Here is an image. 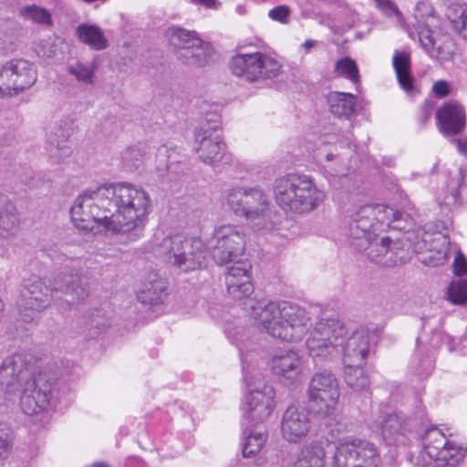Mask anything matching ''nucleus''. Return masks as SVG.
<instances>
[{
    "label": "nucleus",
    "instance_id": "obj_1",
    "mask_svg": "<svg viewBox=\"0 0 467 467\" xmlns=\"http://www.w3.org/2000/svg\"><path fill=\"white\" fill-rule=\"evenodd\" d=\"M149 193L128 182L103 184L79 194L70 208L76 228L85 233L100 229L112 234H130L135 241L143 235L150 213Z\"/></svg>",
    "mask_w": 467,
    "mask_h": 467
},
{
    "label": "nucleus",
    "instance_id": "obj_2",
    "mask_svg": "<svg viewBox=\"0 0 467 467\" xmlns=\"http://www.w3.org/2000/svg\"><path fill=\"white\" fill-rule=\"evenodd\" d=\"M404 216L400 211L384 204H365L348 211L344 233L351 246L365 253L377 265L392 266L396 264L390 250L391 240L381 234Z\"/></svg>",
    "mask_w": 467,
    "mask_h": 467
},
{
    "label": "nucleus",
    "instance_id": "obj_3",
    "mask_svg": "<svg viewBox=\"0 0 467 467\" xmlns=\"http://www.w3.org/2000/svg\"><path fill=\"white\" fill-rule=\"evenodd\" d=\"M256 326L271 337L287 342L303 339L310 326L306 310L289 301H271L252 306Z\"/></svg>",
    "mask_w": 467,
    "mask_h": 467
},
{
    "label": "nucleus",
    "instance_id": "obj_4",
    "mask_svg": "<svg viewBox=\"0 0 467 467\" xmlns=\"http://www.w3.org/2000/svg\"><path fill=\"white\" fill-rule=\"evenodd\" d=\"M226 334L232 343L238 348L243 363L244 379L247 388V393L243 402L244 416L248 424L262 423L269 418L275 409V389L265 383L262 372L246 364V356L243 347L245 337L244 329L234 327L231 331L227 328Z\"/></svg>",
    "mask_w": 467,
    "mask_h": 467
},
{
    "label": "nucleus",
    "instance_id": "obj_5",
    "mask_svg": "<svg viewBox=\"0 0 467 467\" xmlns=\"http://www.w3.org/2000/svg\"><path fill=\"white\" fill-rule=\"evenodd\" d=\"M410 26L412 36H418L419 41L430 57L449 61L455 52V43L448 33L447 26L441 17L435 15L434 8L428 1L417 3L412 20L405 21Z\"/></svg>",
    "mask_w": 467,
    "mask_h": 467
},
{
    "label": "nucleus",
    "instance_id": "obj_6",
    "mask_svg": "<svg viewBox=\"0 0 467 467\" xmlns=\"http://www.w3.org/2000/svg\"><path fill=\"white\" fill-rule=\"evenodd\" d=\"M276 204L285 213L305 214L316 210L326 198L307 175L288 173L277 178L273 185Z\"/></svg>",
    "mask_w": 467,
    "mask_h": 467
},
{
    "label": "nucleus",
    "instance_id": "obj_7",
    "mask_svg": "<svg viewBox=\"0 0 467 467\" xmlns=\"http://www.w3.org/2000/svg\"><path fill=\"white\" fill-rule=\"evenodd\" d=\"M225 205L236 216L244 218L254 231L274 228V211L261 188L232 187L226 192Z\"/></svg>",
    "mask_w": 467,
    "mask_h": 467
},
{
    "label": "nucleus",
    "instance_id": "obj_8",
    "mask_svg": "<svg viewBox=\"0 0 467 467\" xmlns=\"http://www.w3.org/2000/svg\"><path fill=\"white\" fill-rule=\"evenodd\" d=\"M152 253L184 273L200 269L206 258V249L200 238L180 234L163 237L153 245Z\"/></svg>",
    "mask_w": 467,
    "mask_h": 467
},
{
    "label": "nucleus",
    "instance_id": "obj_9",
    "mask_svg": "<svg viewBox=\"0 0 467 467\" xmlns=\"http://www.w3.org/2000/svg\"><path fill=\"white\" fill-rule=\"evenodd\" d=\"M344 333L345 323L337 317H322L316 323L306 340L308 355L316 364L340 357Z\"/></svg>",
    "mask_w": 467,
    "mask_h": 467
},
{
    "label": "nucleus",
    "instance_id": "obj_10",
    "mask_svg": "<svg viewBox=\"0 0 467 467\" xmlns=\"http://www.w3.org/2000/svg\"><path fill=\"white\" fill-rule=\"evenodd\" d=\"M232 73L249 82L273 79L282 71L281 63L272 55L255 51L240 53L229 62Z\"/></svg>",
    "mask_w": 467,
    "mask_h": 467
},
{
    "label": "nucleus",
    "instance_id": "obj_11",
    "mask_svg": "<svg viewBox=\"0 0 467 467\" xmlns=\"http://www.w3.org/2000/svg\"><path fill=\"white\" fill-rule=\"evenodd\" d=\"M379 462L378 449L369 441L348 436L336 442L333 467H377Z\"/></svg>",
    "mask_w": 467,
    "mask_h": 467
},
{
    "label": "nucleus",
    "instance_id": "obj_12",
    "mask_svg": "<svg viewBox=\"0 0 467 467\" xmlns=\"http://www.w3.org/2000/svg\"><path fill=\"white\" fill-rule=\"evenodd\" d=\"M307 395L315 413L322 418L332 415L340 397L337 379L327 370L316 373L309 382Z\"/></svg>",
    "mask_w": 467,
    "mask_h": 467
},
{
    "label": "nucleus",
    "instance_id": "obj_13",
    "mask_svg": "<svg viewBox=\"0 0 467 467\" xmlns=\"http://www.w3.org/2000/svg\"><path fill=\"white\" fill-rule=\"evenodd\" d=\"M422 443L425 453L439 467H456L467 455V447L449 440L438 428L427 430Z\"/></svg>",
    "mask_w": 467,
    "mask_h": 467
},
{
    "label": "nucleus",
    "instance_id": "obj_14",
    "mask_svg": "<svg viewBox=\"0 0 467 467\" xmlns=\"http://www.w3.org/2000/svg\"><path fill=\"white\" fill-rule=\"evenodd\" d=\"M219 119L217 114H213L194 132L193 150L202 162L211 165L221 162L225 156L226 146L219 130Z\"/></svg>",
    "mask_w": 467,
    "mask_h": 467
},
{
    "label": "nucleus",
    "instance_id": "obj_15",
    "mask_svg": "<svg viewBox=\"0 0 467 467\" xmlns=\"http://www.w3.org/2000/svg\"><path fill=\"white\" fill-rule=\"evenodd\" d=\"M22 391L20 407L26 415H37L47 410L57 399V381L47 373H38Z\"/></svg>",
    "mask_w": 467,
    "mask_h": 467
},
{
    "label": "nucleus",
    "instance_id": "obj_16",
    "mask_svg": "<svg viewBox=\"0 0 467 467\" xmlns=\"http://www.w3.org/2000/svg\"><path fill=\"white\" fill-rule=\"evenodd\" d=\"M212 255L218 265L244 262L241 257L244 252V234L240 227L232 224H223L216 227L213 232Z\"/></svg>",
    "mask_w": 467,
    "mask_h": 467
},
{
    "label": "nucleus",
    "instance_id": "obj_17",
    "mask_svg": "<svg viewBox=\"0 0 467 467\" xmlns=\"http://www.w3.org/2000/svg\"><path fill=\"white\" fill-rule=\"evenodd\" d=\"M51 292H60L70 296V301L61 300L57 306L61 311L71 308L72 305L85 300L88 296V287L82 282V275L79 269L66 265L55 274L49 281Z\"/></svg>",
    "mask_w": 467,
    "mask_h": 467
},
{
    "label": "nucleus",
    "instance_id": "obj_18",
    "mask_svg": "<svg viewBox=\"0 0 467 467\" xmlns=\"http://www.w3.org/2000/svg\"><path fill=\"white\" fill-rule=\"evenodd\" d=\"M36 377L32 370L31 357L26 354L18 353L7 357L0 368V386L9 393L19 390Z\"/></svg>",
    "mask_w": 467,
    "mask_h": 467
},
{
    "label": "nucleus",
    "instance_id": "obj_19",
    "mask_svg": "<svg viewBox=\"0 0 467 467\" xmlns=\"http://www.w3.org/2000/svg\"><path fill=\"white\" fill-rule=\"evenodd\" d=\"M281 434L289 443H299L306 438L311 431L308 412L300 406H289L281 419Z\"/></svg>",
    "mask_w": 467,
    "mask_h": 467
},
{
    "label": "nucleus",
    "instance_id": "obj_20",
    "mask_svg": "<svg viewBox=\"0 0 467 467\" xmlns=\"http://www.w3.org/2000/svg\"><path fill=\"white\" fill-rule=\"evenodd\" d=\"M70 135V128L65 120L56 122L49 127L46 139V150L52 164L63 163L72 155Z\"/></svg>",
    "mask_w": 467,
    "mask_h": 467
},
{
    "label": "nucleus",
    "instance_id": "obj_21",
    "mask_svg": "<svg viewBox=\"0 0 467 467\" xmlns=\"http://www.w3.org/2000/svg\"><path fill=\"white\" fill-rule=\"evenodd\" d=\"M437 128L444 137L462 133L466 126L464 107L457 100L444 102L436 112Z\"/></svg>",
    "mask_w": 467,
    "mask_h": 467
},
{
    "label": "nucleus",
    "instance_id": "obj_22",
    "mask_svg": "<svg viewBox=\"0 0 467 467\" xmlns=\"http://www.w3.org/2000/svg\"><path fill=\"white\" fill-rule=\"evenodd\" d=\"M340 348V356H342L344 364H364L369 350L368 332L360 328L354 330L349 335V329L345 325Z\"/></svg>",
    "mask_w": 467,
    "mask_h": 467
},
{
    "label": "nucleus",
    "instance_id": "obj_23",
    "mask_svg": "<svg viewBox=\"0 0 467 467\" xmlns=\"http://www.w3.org/2000/svg\"><path fill=\"white\" fill-rule=\"evenodd\" d=\"M252 265L249 262H237L227 270L225 284L228 294L236 300L248 297L254 292L250 272Z\"/></svg>",
    "mask_w": 467,
    "mask_h": 467
},
{
    "label": "nucleus",
    "instance_id": "obj_24",
    "mask_svg": "<svg viewBox=\"0 0 467 467\" xmlns=\"http://www.w3.org/2000/svg\"><path fill=\"white\" fill-rule=\"evenodd\" d=\"M270 368L282 381L296 380L302 371V359L292 349L278 350L271 358Z\"/></svg>",
    "mask_w": 467,
    "mask_h": 467
},
{
    "label": "nucleus",
    "instance_id": "obj_25",
    "mask_svg": "<svg viewBox=\"0 0 467 467\" xmlns=\"http://www.w3.org/2000/svg\"><path fill=\"white\" fill-rule=\"evenodd\" d=\"M167 297V282L157 272L148 273L142 288L138 293V299L143 305L158 306Z\"/></svg>",
    "mask_w": 467,
    "mask_h": 467
},
{
    "label": "nucleus",
    "instance_id": "obj_26",
    "mask_svg": "<svg viewBox=\"0 0 467 467\" xmlns=\"http://www.w3.org/2000/svg\"><path fill=\"white\" fill-rule=\"evenodd\" d=\"M51 293V291L37 290L31 294L21 295L18 303L21 319L26 323L33 321L39 313L49 306Z\"/></svg>",
    "mask_w": 467,
    "mask_h": 467
},
{
    "label": "nucleus",
    "instance_id": "obj_27",
    "mask_svg": "<svg viewBox=\"0 0 467 467\" xmlns=\"http://www.w3.org/2000/svg\"><path fill=\"white\" fill-rule=\"evenodd\" d=\"M20 220L15 204L0 192V237L9 238L18 232Z\"/></svg>",
    "mask_w": 467,
    "mask_h": 467
},
{
    "label": "nucleus",
    "instance_id": "obj_28",
    "mask_svg": "<svg viewBox=\"0 0 467 467\" xmlns=\"http://www.w3.org/2000/svg\"><path fill=\"white\" fill-rule=\"evenodd\" d=\"M177 58L184 65L192 67H202L207 65L213 55V47L205 41L196 47H187L175 53Z\"/></svg>",
    "mask_w": 467,
    "mask_h": 467
},
{
    "label": "nucleus",
    "instance_id": "obj_29",
    "mask_svg": "<svg viewBox=\"0 0 467 467\" xmlns=\"http://www.w3.org/2000/svg\"><path fill=\"white\" fill-rule=\"evenodd\" d=\"M13 84L15 87V94L32 87L37 78L36 69L35 66L26 59L11 60Z\"/></svg>",
    "mask_w": 467,
    "mask_h": 467
},
{
    "label": "nucleus",
    "instance_id": "obj_30",
    "mask_svg": "<svg viewBox=\"0 0 467 467\" xmlns=\"http://www.w3.org/2000/svg\"><path fill=\"white\" fill-rule=\"evenodd\" d=\"M393 67L400 88L409 95L416 93L414 79L410 73V57L406 51H396L392 59Z\"/></svg>",
    "mask_w": 467,
    "mask_h": 467
},
{
    "label": "nucleus",
    "instance_id": "obj_31",
    "mask_svg": "<svg viewBox=\"0 0 467 467\" xmlns=\"http://www.w3.org/2000/svg\"><path fill=\"white\" fill-rule=\"evenodd\" d=\"M244 431V441L242 443L243 455L251 457L258 453L265 445L268 432L264 425L249 424Z\"/></svg>",
    "mask_w": 467,
    "mask_h": 467
},
{
    "label": "nucleus",
    "instance_id": "obj_32",
    "mask_svg": "<svg viewBox=\"0 0 467 467\" xmlns=\"http://www.w3.org/2000/svg\"><path fill=\"white\" fill-rule=\"evenodd\" d=\"M442 343V335L440 331H435L432 335V338L430 342V348H428L429 354L422 357L421 351L426 348V346H422L420 342V338H417V353L414 359H417V365H415L416 373L419 375L429 374L431 372L434 367L433 351L439 348Z\"/></svg>",
    "mask_w": 467,
    "mask_h": 467
},
{
    "label": "nucleus",
    "instance_id": "obj_33",
    "mask_svg": "<svg viewBox=\"0 0 467 467\" xmlns=\"http://www.w3.org/2000/svg\"><path fill=\"white\" fill-rule=\"evenodd\" d=\"M78 39L94 50H103L108 47V40L103 31L97 25L80 24L76 27Z\"/></svg>",
    "mask_w": 467,
    "mask_h": 467
},
{
    "label": "nucleus",
    "instance_id": "obj_34",
    "mask_svg": "<svg viewBox=\"0 0 467 467\" xmlns=\"http://www.w3.org/2000/svg\"><path fill=\"white\" fill-rule=\"evenodd\" d=\"M327 101L333 115L349 119L354 114L357 98L351 93L334 91L329 93Z\"/></svg>",
    "mask_w": 467,
    "mask_h": 467
},
{
    "label": "nucleus",
    "instance_id": "obj_35",
    "mask_svg": "<svg viewBox=\"0 0 467 467\" xmlns=\"http://www.w3.org/2000/svg\"><path fill=\"white\" fill-rule=\"evenodd\" d=\"M326 452L319 441L305 446L299 453L294 467H324Z\"/></svg>",
    "mask_w": 467,
    "mask_h": 467
},
{
    "label": "nucleus",
    "instance_id": "obj_36",
    "mask_svg": "<svg viewBox=\"0 0 467 467\" xmlns=\"http://www.w3.org/2000/svg\"><path fill=\"white\" fill-rule=\"evenodd\" d=\"M445 16L452 30L467 40V4L451 3L446 6Z\"/></svg>",
    "mask_w": 467,
    "mask_h": 467
},
{
    "label": "nucleus",
    "instance_id": "obj_37",
    "mask_svg": "<svg viewBox=\"0 0 467 467\" xmlns=\"http://www.w3.org/2000/svg\"><path fill=\"white\" fill-rule=\"evenodd\" d=\"M167 36L175 53L189 46L192 47H196V45H201V41H202L197 32L179 26L169 27L167 29Z\"/></svg>",
    "mask_w": 467,
    "mask_h": 467
},
{
    "label": "nucleus",
    "instance_id": "obj_38",
    "mask_svg": "<svg viewBox=\"0 0 467 467\" xmlns=\"http://www.w3.org/2000/svg\"><path fill=\"white\" fill-rule=\"evenodd\" d=\"M344 379L348 386L355 391L363 390L369 385L368 377L362 364H344Z\"/></svg>",
    "mask_w": 467,
    "mask_h": 467
},
{
    "label": "nucleus",
    "instance_id": "obj_39",
    "mask_svg": "<svg viewBox=\"0 0 467 467\" xmlns=\"http://www.w3.org/2000/svg\"><path fill=\"white\" fill-rule=\"evenodd\" d=\"M381 433L389 443L394 442L397 436L405 429V425L397 413L388 414L380 422Z\"/></svg>",
    "mask_w": 467,
    "mask_h": 467
},
{
    "label": "nucleus",
    "instance_id": "obj_40",
    "mask_svg": "<svg viewBox=\"0 0 467 467\" xmlns=\"http://www.w3.org/2000/svg\"><path fill=\"white\" fill-rule=\"evenodd\" d=\"M95 70V62L84 64L78 61L68 65L67 67L68 73L72 75L78 82H82L86 85H91L94 83Z\"/></svg>",
    "mask_w": 467,
    "mask_h": 467
},
{
    "label": "nucleus",
    "instance_id": "obj_41",
    "mask_svg": "<svg viewBox=\"0 0 467 467\" xmlns=\"http://www.w3.org/2000/svg\"><path fill=\"white\" fill-rule=\"evenodd\" d=\"M334 73L337 77H342L353 84L359 82V72L357 63L349 57H345L337 60L335 64Z\"/></svg>",
    "mask_w": 467,
    "mask_h": 467
},
{
    "label": "nucleus",
    "instance_id": "obj_42",
    "mask_svg": "<svg viewBox=\"0 0 467 467\" xmlns=\"http://www.w3.org/2000/svg\"><path fill=\"white\" fill-rule=\"evenodd\" d=\"M376 6L386 16H394L397 19L398 24L407 31L410 36H412V32L410 26H406L405 19L399 10L397 5L391 0H374Z\"/></svg>",
    "mask_w": 467,
    "mask_h": 467
},
{
    "label": "nucleus",
    "instance_id": "obj_43",
    "mask_svg": "<svg viewBox=\"0 0 467 467\" xmlns=\"http://www.w3.org/2000/svg\"><path fill=\"white\" fill-rule=\"evenodd\" d=\"M14 431L9 423L0 420V463L6 460L13 447Z\"/></svg>",
    "mask_w": 467,
    "mask_h": 467
},
{
    "label": "nucleus",
    "instance_id": "obj_44",
    "mask_svg": "<svg viewBox=\"0 0 467 467\" xmlns=\"http://www.w3.org/2000/svg\"><path fill=\"white\" fill-rule=\"evenodd\" d=\"M20 14L28 20L40 25L49 26L52 23L51 16L47 10L36 5H28L21 8Z\"/></svg>",
    "mask_w": 467,
    "mask_h": 467
},
{
    "label": "nucleus",
    "instance_id": "obj_45",
    "mask_svg": "<svg viewBox=\"0 0 467 467\" xmlns=\"http://www.w3.org/2000/svg\"><path fill=\"white\" fill-rule=\"evenodd\" d=\"M147 154V146L144 144H139L129 148L125 151L123 161L130 168L138 169L143 163Z\"/></svg>",
    "mask_w": 467,
    "mask_h": 467
},
{
    "label": "nucleus",
    "instance_id": "obj_46",
    "mask_svg": "<svg viewBox=\"0 0 467 467\" xmlns=\"http://www.w3.org/2000/svg\"><path fill=\"white\" fill-rule=\"evenodd\" d=\"M447 297L453 305H467V280L451 282L448 287Z\"/></svg>",
    "mask_w": 467,
    "mask_h": 467
},
{
    "label": "nucleus",
    "instance_id": "obj_47",
    "mask_svg": "<svg viewBox=\"0 0 467 467\" xmlns=\"http://www.w3.org/2000/svg\"><path fill=\"white\" fill-rule=\"evenodd\" d=\"M12 69L11 60L0 65V96L16 95Z\"/></svg>",
    "mask_w": 467,
    "mask_h": 467
},
{
    "label": "nucleus",
    "instance_id": "obj_48",
    "mask_svg": "<svg viewBox=\"0 0 467 467\" xmlns=\"http://www.w3.org/2000/svg\"><path fill=\"white\" fill-rule=\"evenodd\" d=\"M37 290L50 291V286L45 285L40 277L34 275L24 281L21 295L31 294Z\"/></svg>",
    "mask_w": 467,
    "mask_h": 467
},
{
    "label": "nucleus",
    "instance_id": "obj_49",
    "mask_svg": "<svg viewBox=\"0 0 467 467\" xmlns=\"http://www.w3.org/2000/svg\"><path fill=\"white\" fill-rule=\"evenodd\" d=\"M290 14V8L287 5H278L268 12V16L274 21L287 24L289 22Z\"/></svg>",
    "mask_w": 467,
    "mask_h": 467
},
{
    "label": "nucleus",
    "instance_id": "obj_50",
    "mask_svg": "<svg viewBox=\"0 0 467 467\" xmlns=\"http://www.w3.org/2000/svg\"><path fill=\"white\" fill-rule=\"evenodd\" d=\"M432 91L438 98H445L448 97L451 88L450 84L445 80H438L432 86Z\"/></svg>",
    "mask_w": 467,
    "mask_h": 467
},
{
    "label": "nucleus",
    "instance_id": "obj_51",
    "mask_svg": "<svg viewBox=\"0 0 467 467\" xmlns=\"http://www.w3.org/2000/svg\"><path fill=\"white\" fill-rule=\"evenodd\" d=\"M453 266L455 275L460 276L467 274V260L462 253L455 255Z\"/></svg>",
    "mask_w": 467,
    "mask_h": 467
},
{
    "label": "nucleus",
    "instance_id": "obj_52",
    "mask_svg": "<svg viewBox=\"0 0 467 467\" xmlns=\"http://www.w3.org/2000/svg\"><path fill=\"white\" fill-rule=\"evenodd\" d=\"M432 108H433L432 102L425 101V103L423 104V106L421 108V112H420V120L422 124L426 123L430 119V118L431 116V112H432Z\"/></svg>",
    "mask_w": 467,
    "mask_h": 467
},
{
    "label": "nucleus",
    "instance_id": "obj_53",
    "mask_svg": "<svg viewBox=\"0 0 467 467\" xmlns=\"http://www.w3.org/2000/svg\"><path fill=\"white\" fill-rule=\"evenodd\" d=\"M193 4L204 5L207 8L217 9L220 3L217 0H192Z\"/></svg>",
    "mask_w": 467,
    "mask_h": 467
},
{
    "label": "nucleus",
    "instance_id": "obj_54",
    "mask_svg": "<svg viewBox=\"0 0 467 467\" xmlns=\"http://www.w3.org/2000/svg\"><path fill=\"white\" fill-rule=\"evenodd\" d=\"M456 143H457L458 151L462 155L467 157V132L464 137H462V139L456 140Z\"/></svg>",
    "mask_w": 467,
    "mask_h": 467
},
{
    "label": "nucleus",
    "instance_id": "obj_55",
    "mask_svg": "<svg viewBox=\"0 0 467 467\" xmlns=\"http://www.w3.org/2000/svg\"><path fill=\"white\" fill-rule=\"evenodd\" d=\"M316 44H317V42L315 40L307 39L303 44V47H305L306 52H308L312 47H314L316 46Z\"/></svg>",
    "mask_w": 467,
    "mask_h": 467
},
{
    "label": "nucleus",
    "instance_id": "obj_56",
    "mask_svg": "<svg viewBox=\"0 0 467 467\" xmlns=\"http://www.w3.org/2000/svg\"><path fill=\"white\" fill-rule=\"evenodd\" d=\"M353 134L350 130H348L345 136V140L348 141V144L350 145V142L352 140Z\"/></svg>",
    "mask_w": 467,
    "mask_h": 467
},
{
    "label": "nucleus",
    "instance_id": "obj_57",
    "mask_svg": "<svg viewBox=\"0 0 467 467\" xmlns=\"http://www.w3.org/2000/svg\"><path fill=\"white\" fill-rule=\"evenodd\" d=\"M90 467H109V466L104 462H95Z\"/></svg>",
    "mask_w": 467,
    "mask_h": 467
},
{
    "label": "nucleus",
    "instance_id": "obj_58",
    "mask_svg": "<svg viewBox=\"0 0 467 467\" xmlns=\"http://www.w3.org/2000/svg\"><path fill=\"white\" fill-rule=\"evenodd\" d=\"M326 159H327L328 161H332V160L334 159V155H333V154H331V153H328V154H327V155H326Z\"/></svg>",
    "mask_w": 467,
    "mask_h": 467
},
{
    "label": "nucleus",
    "instance_id": "obj_59",
    "mask_svg": "<svg viewBox=\"0 0 467 467\" xmlns=\"http://www.w3.org/2000/svg\"><path fill=\"white\" fill-rule=\"evenodd\" d=\"M393 228H400V225H394Z\"/></svg>",
    "mask_w": 467,
    "mask_h": 467
}]
</instances>
